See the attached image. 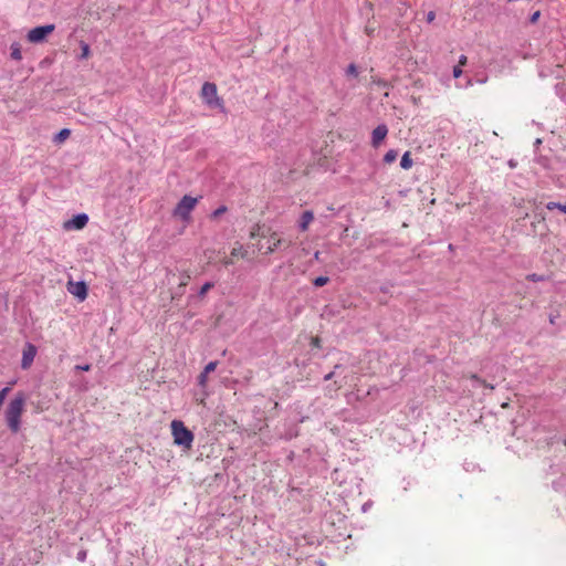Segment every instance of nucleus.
I'll return each instance as SVG.
<instances>
[{"label":"nucleus","instance_id":"obj_1","mask_svg":"<svg viewBox=\"0 0 566 566\" xmlns=\"http://www.w3.org/2000/svg\"><path fill=\"white\" fill-rule=\"evenodd\" d=\"M25 397L23 394H18L7 406L4 417L9 429L17 433L20 430L21 416L24 411Z\"/></svg>","mask_w":566,"mask_h":566},{"label":"nucleus","instance_id":"obj_2","mask_svg":"<svg viewBox=\"0 0 566 566\" xmlns=\"http://www.w3.org/2000/svg\"><path fill=\"white\" fill-rule=\"evenodd\" d=\"M171 433L174 442L177 446L190 449L193 442V433L187 429L182 421L174 420L171 422Z\"/></svg>","mask_w":566,"mask_h":566},{"label":"nucleus","instance_id":"obj_3","mask_svg":"<svg viewBox=\"0 0 566 566\" xmlns=\"http://www.w3.org/2000/svg\"><path fill=\"white\" fill-rule=\"evenodd\" d=\"M197 203L198 198L188 195L184 196L174 209V216L182 221H188Z\"/></svg>","mask_w":566,"mask_h":566},{"label":"nucleus","instance_id":"obj_4","mask_svg":"<svg viewBox=\"0 0 566 566\" xmlns=\"http://www.w3.org/2000/svg\"><path fill=\"white\" fill-rule=\"evenodd\" d=\"M201 95L205 102L212 108H223V102L217 95V86L213 83L206 82L201 88Z\"/></svg>","mask_w":566,"mask_h":566},{"label":"nucleus","instance_id":"obj_5","mask_svg":"<svg viewBox=\"0 0 566 566\" xmlns=\"http://www.w3.org/2000/svg\"><path fill=\"white\" fill-rule=\"evenodd\" d=\"M54 24L36 27L28 32L27 39L31 43H41L54 31Z\"/></svg>","mask_w":566,"mask_h":566},{"label":"nucleus","instance_id":"obj_6","mask_svg":"<svg viewBox=\"0 0 566 566\" xmlns=\"http://www.w3.org/2000/svg\"><path fill=\"white\" fill-rule=\"evenodd\" d=\"M67 292L73 296L77 297L80 301H84L87 297V286L83 281H69Z\"/></svg>","mask_w":566,"mask_h":566},{"label":"nucleus","instance_id":"obj_7","mask_svg":"<svg viewBox=\"0 0 566 566\" xmlns=\"http://www.w3.org/2000/svg\"><path fill=\"white\" fill-rule=\"evenodd\" d=\"M36 355V347L30 343H28L22 353L21 367L22 369H28Z\"/></svg>","mask_w":566,"mask_h":566},{"label":"nucleus","instance_id":"obj_8","mask_svg":"<svg viewBox=\"0 0 566 566\" xmlns=\"http://www.w3.org/2000/svg\"><path fill=\"white\" fill-rule=\"evenodd\" d=\"M282 243H283V240L281 238H279L275 232H273L269 237V239L266 240V242L264 244L260 243L259 249L260 250L264 249L265 253L269 254V253H272L275 250H277Z\"/></svg>","mask_w":566,"mask_h":566},{"label":"nucleus","instance_id":"obj_9","mask_svg":"<svg viewBox=\"0 0 566 566\" xmlns=\"http://www.w3.org/2000/svg\"><path fill=\"white\" fill-rule=\"evenodd\" d=\"M388 134V128L385 124L377 126L371 133V144L378 147Z\"/></svg>","mask_w":566,"mask_h":566},{"label":"nucleus","instance_id":"obj_10","mask_svg":"<svg viewBox=\"0 0 566 566\" xmlns=\"http://www.w3.org/2000/svg\"><path fill=\"white\" fill-rule=\"evenodd\" d=\"M313 220H314V213L311 210L304 211L298 221L300 230L306 231Z\"/></svg>","mask_w":566,"mask_h":566},{"label":"nucleus","instance_id":"obj_11","mask_svg":"<svg viewBox=\"0 0 566 566\" xmlns=\"http://www.w3.org/2000/svg\"><path fill=\"white\" fill-rule=\"evenodd\" d=\"M88 222V217L85 214V213H81V214H77L75 216L72 220H71V224L73 226V228L75 229H82L86 226V223Z\"/></svg>","mask_w":566,"mask_h":566},{"label":"nucleus","instance_id":"obj_12","mask_svg":"<svg viewBox=\"0 0 566 566\" xmlns=\"http://www.w3.org/2000/svg\"><path fill=\"white\" fill-rule=\"evenodd\" d=\"M10 56L14 61H21L22 60V52H21V45L19 42H13L10 45Z\"/></svg>","mask_w":566,"mask_h":566},{"label":"nucleus","instance_id":"obj_13","mask_svg":"<svg viewBox=\"0 0 566 566\" xmlns=\"http://www.w3.org/2000/svg\"><path fill=\"white\" fill-rule=\"evenodd\" d=\"M71 134V130L67 129V128H63L62 130H60L55 137H54V142L60 144V143H63L66 138H69Z\"/></svg>","mask_w":566,"mask_h":566},{"label":"nucleus","instance_id":"obj_14","mask_svg":"<svg viewBox=\"0 0 566 566\" xmlns=\"http://www.w3.org/2000/svg\"><path fill=\"white\" fill-rule=\"evenodd\" d=\"M400 166L403 169H409L412 166V159L410 158V153L406 151L400 160Z\"/></svg>","mask_w":566,"mask_h":566},{"label":"nucleus","instance_id":"obj_15","mask_svg":"<svg viewBox=\"0 0 566 566\" xmlns=\"http://www.w3.org/2000/svg\"><path fill=\"white\" fill-rule=\"evenodd\" d=\"M81 55H80V59H87L91 54V50H90V45L85 42H81Z\"/></svg>","mask_w":566,"mask_h":566},{"label":"nucleus","instance_id":"obj_16","mask_svg":"<svg viewBox=\"0 0 566 566\" xmlns=\"http://www.w3.org/2000/svg\"><path fill=\"white\" fill-rule=\"evenodd\" d=\"M213 285H214V284H213L212 282H207V283H205V284L201 286V289H200V291H199V293H198V296H199V297H203V296L207 294V292L213 287Z\"/></svg>","mask_w":566,"mask_h":566},{"label":"nucleus","instance_id":"obj_17","mask_svg":"<svg viewBox=\"0 0 566 566\" xmlns=\"http://www.w3.org/2000/svg\"><path fill=\"white\" fill-rule=\"evenodd\" d=\"M342 369H343V367H342V366L336 365L333 371H331L329 374L325 375L324 379H325V380H329V379H332L333 377H339V376H340V373H339L338 370H342Z\"/></svg>","mask_w":566,"mask_h":566},{"label":"nucleus","instance_id":"obj_18","mask_svg":"<svg viewBox=\"0 0 566 566\" xmlns=\"http://www.w3.org/2000/svg\"><path fill=\"white\" fill-rule=\"evenodd\" d=\"M329 281V279L327 276H318L316 277L314 281H313V284L316 286V287H321V286H324L325 284H327Z\"/></svg>","mask_w":566,"mask_h":566},{"label":"nucleus","instance_id":"obj_19","mask_svg":"<svg viewBox=\"0 0 566 566\" xmlns=\"http://www.w3.org/2000/svg\"><path fill=\"white\" fill-rule=\"evenodd\" d=\"M231 255L232 256L244 258L245 256V252L243 251V247L239 245V247L233 248L232 251H231Z\"/></svg>","mask_w":566,"mask_h":566},{"label":"nucleus","instance_id":"obj_20","mask_svg":"<svg viewBox=\"0 0 566 566\" xmlns=\"http://www.w3.org/2000/svg\"><path fill=\"white\" fill-rule=\"evenodd\" d=\"M346 75L347 76H354L356 77L358 75V71H357V67L355 64H349L347 70H346Z\"/></svg>","mask_w":566,"mask_h":566},{"label":"nucleus","instance_id":"obj_21","mask_svg":"<svg viewBox=\"0 0 566 566\" xmlns=\"http://www.w3.org/2000/svg\"><path fill=\"white\" fill-rule=\"evenodd\" d=\"M226 211H227V207H226V206H221V207H219L218 209H216V210L212 212L211 218L217 219V218H219L221 214H223Z\"/></svg>","mask_w":566,"mask_h":566},{"label":"nucleus","instance_id":"obj_22","mask_svg":"<svg viewBox=\"0 0 566 566\" xmlns=\"http://www.w3.org/2000/svg\"><path fill=\"white\" fill-rule=\"evenodd\" d=\"M217 367V361H210L209 364L206 365L205 369H203V373L209 375L210 373H212Z\"/></svg>","mask_w":566,"mask_h":566},{"label":"nucleus","instance_id":"obj_23","mask_svg":"<svg viewBox=\"0 0 566 566\" xmlns=\"http://www.w3.org/2000/svg\"><path fill=\"white\" fill-rule=\"evenodd\" d=\"M10 391V388L9 387H4L0 390V406L2 407L3 405V401L8 395V392Z\"/></svg>","mask_w":566,"mask_h":566},{"label":"nucleus","instance_id":"obj_24","mask_svg":"<svg viewBox=\"0 0 566 566\" xmlns=\"http://www.w3.org/2000/svg\"><path fill=\"white\" fill-rule=\"evenodd\" d=\"M560 207H563V203L560 202H554V201H549L547 205H546V208L548 210H554V209H558L560 210Z\"/></svg>","mask_w":566,"mask_h":566},{"label":"nucleus","instance_id":"obj_25","mask_svg":"<svg viewBox=\"0 0 566 566\" xmlns=\"http://www.w3.org/2000/svg\"><path fill=\"white\" fill-rule=\"evenodd\" d=\"M189 279H190V275L187 274V273H184L182 277H181V281L179 283V287L180 289H185V286L188 284Z\"/></svg>","mask_w":566,"mask_h":566},{"label":"nucleus","instance_id":"obj_26","mask_svg":"<svg viewBox=\"0 0 566 566\" xmlns=\"http://www.w3.org/2000/svg\"><path fill=\"white\" fill-rule=\"evenodd\" d=\"M207 379H208V375L202 371L199 375V385L200 386H206Z\"/></svg>","mask_w":566,"mask_h":566},{"label":"nucleus","instance_id":"obj_27","mask_svg":"<svg viewBox=\"0 0 566 566\" xmlns=\"http://www.w3.org/2000/svg\"><path fill=\"white\" fill-rule=\"evenodd\" d=\"M75 369L76 370H81V371H88L91 369V365L88 364H85V365H76L75 366Z\"/></svg>","mask_w":566,"mask_h":566},{"label":"nucleus","instance_id":"obj_28","mask_svg":"<svg viewBox=\"0 0 566 566\" xmlns=\"http://www.w3.org/2000/svg\"><path fill=\"white\" fill-rule=\"evenodd\" d=\"M539 15H541V12H539V11H535V12L530 17V22H531V23H535V22L538 20Z\"/></svg>","mask_w":566,"mask_h":566},{"label":"nucleus","instance_id":"obj_29","mask_svg":"<svg viewBox=\"0 0 566 566\" xmlns=\"http://www.w3.org/2000/svg\"><path fill=\"white\" fill-rule=\"evenodd\" d=\"M527 279L533 281V282H538V281L543 280V276L537 275V274H530V275H527Z\"/></svg>","mask_w":566,"mask_h":566},{"label":"nucleus","instance_id":"obj_30","mask_svg":"<svg viewBox=\"0 0 566 566\" xmlns=\"http://www.w3.org/2000/svg\"><path fill=\"white\" fill-rule=\"evenodd\" d=\"M474 381L476 382H480V384H483L485 387L490 388V389H493V386L491 385H486L484 381H482L476 375H472L471 377Z\"/></svg>","mask_w":566,"mask_h":566},{"label":"nucleus","instance_id":"obj_31","mask_svg":"<svg viewBox=\"0 0 566 566\" xmlns=\"http://www.w3.org/2000/svg\"><path fill=\"white\" fill-rule=\"evenodd\" d=\"M462 74V70L460 65L453 67V76L459 77Z\"/></svg>","mask_w":566,"mask_h":566},{"label":"nucleus","instance_id":"obj_32","mask_svg":"<svg viewBox=\"0 0 566 566\" xmlns=\"http://www.w3.org/2000/svg\"><path fill=\"white\" fill-rule=\"evenodd\" d=\"M85 558H86V551H80V552L77 553V559H78L80 562H84V560H85Z\"/></svg>","mask_w":566,"mask_h":566},{"label":"nucleus","instance_id":"obj_33","mask_svg":"<svg viewBox=\"0 0 566 566\" xmlns=\"http://www.w3.org/2000/svg\"><path fill=\"white\" fill-rule=\"evenodd\" d=\"M184 294V289L178 287V290L172 294V298L179 297Z\"/></svg>","mask_w":566,"mask_h":566},{"label":"nucleus","instance_id":"obj_34","mask_svg":"<svg viewBox=\"0 0 566 566\" xmlns=\"http://www.w3.org/2000/svg\"><path fill=\"white\" fill-rule=\"evenodd\" d=\"M467 63V56L465 55H461L460 59H459V65H464Z\"/></svg>","mask_w":566,"mask_h":566},{"label":"nucleus","instance_id":"obj_35","mask_svg":"<svg viewBox=\"0 0 566 566\" xmlns=\"http://www.w3.org/2000/svg\"><path fill=\"white\" fill-rule=\"evenodd\" d=\"M336 384H338V387H342L343 385L347 384V380H346V376H344V378L339 381H335Z\"/></svg>","mask_w":566,"mask_h":566},{"label":"nucleus","instance_id":"obj_36","mask_svg":"<svg viewBox=\"0 0 566 566\" xmlns=\"http://www.w3.org/2000/svg\"><path fill=\"white\" fill-rule=\"evenodd\" d=\"M427 19L429 22H431L433 19H434V12L430 11L428 14H427Z\"/></svg>","mask_w":566,"mask_h":566},{"label":"nucleus","instance_id":"obj_37","mask_svg":"<svg viewBox=\"0 0 566 566\" xmlns=\"http://www.w3.org/2000/svg\"><path fill=\"white\" fill-rule=\"evenodd\" d=\"M486 80H488V78H486L485 76H484V77H478V78L475 80V82H476V83H479V84H484V83L486 82Z\"/></svg>","mask_w":566,"mask_h":566},{"label":"nucleus","instance_id":"obj_38","mask_svg":"<svg viewBox=\"0 0 566 566\" xmlns=\"http://www.w3.org/2000/svg\"><path fill=\"white\" fill-rule=\"evenodd\" d=\"M389 160H390V157H389V151H388V153H386V154L384 155V161H385V163H389Z\"/></svg>","mask_w":566,"mask_h":566},{"label":"nucleus","instance_id":"obj_39","mask_svg":"<svg viewBox=\"0 0 566 566\" xmlns=\"http://www.w3.org/2000/svg\"><path fill=\"white\" fill-rule=\"evenodd\" d=\"M319 255H321L319 251H316V252L314 253V260H315V261H319V260H321Z\"/></svg>","mask_w":566,"mask_h":566},{"label":"nucleus","instance_id":"obj_40","mask_svg":"<svg viewBox=\"0 0 566 566\" xmlns=\"http://www.w3.org/2000/svg\"><path fill=\"white\" fill-rule=\"evenodd\" d=\"M397 157V153H395L394 150H391V157H390V160L394 161Z\"/></svg>","mask_w":566,"mask_h":566},{"label":"nucleus","instance_id":"obj_41","mask_svg":"<svg viewBox=\"0 0 566 566\" xmlns=\"http://www.w3.org/2000/svg\"><path fill=\"white\" fill-rule=\"evenodd\" d=\"M223 263H224V265H230L233 263V261L231 259H227V260H224Z\"/></svg>","mask_w":566,"mask_h":566},{"label":"nucleus","instance_id":"obj_42","mask_svg":"<svg viewBox=\"0 0 566 566\" xmlns=\"http://www.w3.org/2000/svg\"><path fill=\"white\" fill-rule=\"evenodd\" d=\"M560 211H562V212H564V213H566V202H565V203H563V207H560Z\"/></svg>","mask_w":566,"mask_h":566},{"label":"nucleus","instance_id":"obj_43","mask_svg":"<svg viewBox=\"0 0 566 566\" xmlns=\"http://www.w3.org/2000/svg\"><path fill=\"white\" fill-rule=\"evenodd\" d=\"M256 235H258V233H256L255 231H252V232H251V238H254V237H256Z\"/></svg>","mask_w":566,"mask_h":566}]
</instances>
